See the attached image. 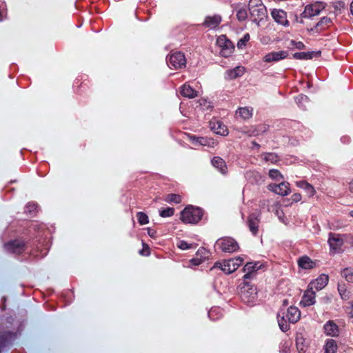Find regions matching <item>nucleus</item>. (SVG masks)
Segmentation results:
<instances>
[{
	"instance_id": "obj_1",
	"label": "nucleus",
	"mask_w": 353,
	"mask_h": 353,
	"mask_svg": "<svg viewBox=\"0 0 353 353\" xmlns=\"http://www.w3.org/2000/svg\"><path fill=\"white\" fill-rule=\"evenodd\" d=\"M248 9L252 21L261 26L267 18V10L261 0H250Z\"/></svg>"
},
{
	"instance_id": "obj_2",
	"label": "nucleus",
	"mask_w": 353,
	"mask_h": 353,
	"mask_svg": "<svg viewBox=\"0 0 353 353\" xmlns=\"http://www.w3.org/2000/svg\"><path fill=\"white\" fill-rule=\"evenodd\" d=\"M301 313L297 307L290 306L285 315L284 313L281 316L280 314L278 316V322L280 328L283 331H285L288 329V321L290 323H294L300 319Z\"/></svg>"
},
{
	"instance_id": "obj_3",
	"label": "nucleus",
	"mask_w": 353,
	"mask_h": 353,
	"mask_svg": "<svg viewBox=\"0 0 353 353\" xmlns=\"http://www.w3.org/2000/svg\"><path fill=\"white\" fill-rule=\"evenodd\" d=\"M202 217L201 210L192 205L187 206L181 212V220L185 223H198Z\"/></svg>"
},
{
	"instance_id": "obj_4",
	"label": "nucleus",
	"mask_w": 353,
	"mask_h": 353,
	"mask_svg": "<svg viewBox=\"0 0 353 353\" xmlns=\"http://www.w3.org/2000/svg\"><path fill=\"white\" fill-rule=\"evenodd\" d=\"M243 259L237 257L235 259L225 261L223 263H216L214 268H220L225 273L230 274L234 272L243 262Z\"/></svg>"
},
{
	"instance_id": "obj_5",
	"label": "nucleus",
	"mask_w": 353,
	"mask_h": 353,
	"mask_svg": "<svg viewBox=\"0 0 353 353\" xmlns=\"http://www.w3.org/2000/svg\"><path fill=\"white\" fill-rule=\"evenodd\" d=\"M325 8V4L323 2L317 1L312 4L307 5L301 14V23H304V18H308L312 16H315L319 14L321 10H324Z\"/></svg>"
},
{
	"instance_id": "obj_6",
	"label": "nucleus",
	"mask_w": 353,
	"mask_h": 353,
	"mask_svg": "<svg viewBox=\"0 0 353 353\" xmlns=\"http://www.w3.org/2000/svg\"><path fill=\"white\" fill-rule=\"evenodd\" d=\"M216 43L220 48L221 55L224 57L230 56L234 50V46L232 43L224 35L218 37Z\"/></svg>"
},
{
	"instance_id": "obj_7",
	"label": "nucleus",
	"mask_w": 353,
	"mask_h": 353,
	"mask_svg": "<svg viewBox=\"0 0 353 353\" xmlns=\"http://www.w3.org/2000/svg\"><path fill=\"white\" fill-rule=\"evenodd\" d=\"M241 294L245 301L250 302L255 298L257 290L254 285L245 283L241 288Z\"/></svg>"
},
{
	"instance_id": "obj_8",
	"label": "nucleus",
	"mask_w": 353,
	"mask_h": 353,
	"mask_svg": "<svg viewBox=\"0 0 353 353\" xmlns=\"http://www.w3.org/2000/svg\"><path fill=\"white\" fill-rule=\"evenodd\" d=\"M169 63L176 69L185 67L186 64L185 55L179 52H172L169 57Z\"/></svg>"
},
{
	"instance_id": "obj_9",
	"label": "nucleus",
	"mask_w": 353,
	"mask_h": 353,
	"mask_svg": "<svg viewBox=\"0 0 353 353\" xmlns=\"http://www.w3.org/2000/svg\"><path fill=\"white\" fill-rule=\"evenodd\" d=\"M332 25V20L330 18L325 17H323L318 23L312 26L309 25L307 27L308 31L312 33H317L325 30Z\"/></svg>"
},
{
	"instance_id": "obj_10",
	"label": "nucleus",
	"mask_w": 353,
	"mask_h": 353,
	"mask_svg": "<svg viewBox=\"0 0 353 353\" xmlns=\"http://www.w3.org/2000/svg\"><path fill=\"white\" fill-rule=\"evenodd\" d=\"M268 189L270 191L274 192L281 196H286L290 193L289 183L286 182H282L279 184L271 183L268 186Z\"/></svg>"
},
{
	"instance_id": "obj_11",
	"label": "nucleus",
	"mask_w": 353,
	"mask_h": 353,
	"mask_svg": "<svg viewBox=\"0 0 353 353\" xmlns=\"http://www.w3.org/2000/svg\"><path fill=\"white\" fill-rule=\"evenodd\" d=\"M271 16L276 23L284 26L289 25V21L287 19V13L284 10L276 8L273 9L271 11Z\"/></svg>"
},
{
	"instance_id": "obj_12",
	"label": "nucleus",
	"mask_w": 353,
	"mask_h": 353,
	"mask_svg": "<svg viewBox=\"0 0 353 353\" xmlns=\"http://www.w3.org/2000/svg\"><path fill=\"white\" fill-rule=\"evenodd\" d=\"M315 292L308 286V289L304 292L300 304L304 307L312 305L315 303Z\"/></svg>"
},
{
	"instance_id": "obj_13",
	"label": "nucleus",
	"mask_w": 353,
	"mask_h": 353,
	"mask_svg": "<svg viewBox=\"0 0 353 353\" xmlns=\"http://www.w3.org/2000/svg\"><path fill=\"white\" fill-rule=\"evenodd\" d=\"M329 277L326 274L320 275L316 279L313 280L309 284V287L312 290L316 289V290H321L323 289L327 284Z\"/></svg>"
},
{
	"instance_id": "obj_14",
	"label": "nucleus",
	"mask_w": 353,
	"mask_h": 353,
	"mask_svg": "<svg viewBox=\"0 0 353 353\" xmlns=\"http://www.w3.org/2000/svg\"><path fill=\"white\" fill-rule=\"evenodd\" d=\"M287 56L288 53L285 51L273 52L266 54L263 57V61L265 63L276 62L286 58Z\"/></svg>"
},
{
	"instance_id": "obj_15",
	"label": "nucleus",
	"mask_w": 353,
	"mask_h": 353,
	"mask_svg": "<svg viewBox=\"0 0 353 353\" xmlns=\"http://www.w3.org/2000/svg\"><path fill=\"white\" fill-rule=\"evenodd\" d=\"M298 265L303 270H311L316 266V261L307 256H303L297 261Z\"/></svg>"
},
{
	"instance_id": "obj_16",
	"label": "nucleus",
	"mask_w": 353,
	"mask_h": 353,
	"mask_svg": "<svg viewBox=\"0 0 353 353\" xmlns=\"http://www.w3.org/2000/svg\"><path fill=\"white\" fill-rule=\"evenodd\" d=\"M211 130L217 134L226 136L228 134L227 127L223 125L221 121H214L210 123Z\"/></svg>"
},
{
	"instance_id": "obj_17",
	"label": "nucleus",
	"mask_w": 353,
	"mask_h": 353,
	"mask_svg": "<svg viewBox=\"0 0 353 353\" xmlns=\"http://www.w3.org/2000/svg\"><path fill=\"white\" fill-rule=\"evenodd\" d=\"M328 243L331 249L336 250H339L343 244V239L336 234H330L328 239Z\"/></svg>"
},
{
	"instance_id": "obj_18",
	"label": "nucleus",
	"mask_w": 353,
	"mask_h": 353,
	"mask_svg": "<svg viewBox=\"0 0 353 353\" xmlns=\"http://www.w3.org/2000/svg\"><path fill=\"white\" fill-rule=\"evenodd\" d=\"M323 328H324L325 333L328 336H336L339 335V326L333 321H328L324 325Z\"/></svg>"
},
{
	"instance_id": "obj_19",
	"label": "nucleus",
	"mask_w": 353,
	"mask_h": 353,
	"mask_svg": "<svg viewBox=\"0 0 353 353\" xmlns=\"http://www.w3.org/2000/svg\"><path fill=\"white\" fill-rule=\"evenodd\" d=\"M221 248L223 251L232 252L238 250L239 245L233 239H225L221 243Z\"/></svg>"
},
{
	"instance_id": "obj_20",
	"label": "nucleus",
	"mask_w": 353,
	"mask_h": 353,
	"mask_svg": "<svg viewBox=\"0 0 353 353\" xmlns=\"http://www.w3.org/2000/svg\"><path fill=\"white\" fill-rule=\"evenodd\" d=\"M235 116L244 120L249 119L252 116V108L249 107L239 108L236 110Z\"/></svg>"
},
{
	"instance_id": "obj_21",
	"label": "nucleus",
	"mask_w": 353,
	"mask_h": 353,
	"mask_svg": "<svg viewBox=\"0 0 353 353\" xmlns=\"http://www.w3.org/2000/svg\"><path fill=\"white\" fill-rule=\"evenodd\" d=\"M198 258L192 259L190 263L194 265H198L202 262V259H206L208 258V252L203 248L198 250L196 252Z\"/></svg>"
},
{
	"instance_id": "obj_22",
	"label": "nucleus",
	"mask_w": 353,
	"mask_h": 353,
	"mask_svg": "<svg viewBox=\"0 0 353 353\" xmlns=\"http://www.w3.org/2000/svg\"><path fill=\"white\" fill-rule=\"evenodd\" d=\"M181 94L185 97H188L190 99L195 98L198 96V92L192 89L188 85H184L181 87Z\"/></svg>"
},
{
	"instance_id": "obj_23",
	"label": "nucleus",
	"mask_w": 353,
	"mask_h": 353,
	"mask_svg": "<svg viewBox=\"0 0 353 353\" xmlns=\"http://www.w3.org/2000/svg\"><path fill=\"white\" fill-rule=\"evenodd\" d=\"M212 165L218 169L222 174L227 172V166L224 161L219 157H214L212 161Z\"/></svg>"
},
{
	"instance_id": "obj_24",
	"label": "nucleus",
	"mask_w": 353,
	"mask_h": 353,
	"mask_svg": "<svg viewBox=\"0 0 353 353\" xmlns=\"http://www.w3.org/2000/svg\"><path fill=\"white\" fill-rule=\"evenodd\" d=\"M321 52H299L294 54V58L296 59H312L314 57H319Z\"/></svg>"
},
{
	"instance_id": "obj_25",
	"label": "nucleus",
	"mask_w": 353,
	"mask_h": 353,
	"mask_svg": "<svg viewBox=\"0 0 353 353\" xmlns=\"http://www.w3.org/2000/svg\"><path fill=\"white\" fill-rule=\"evenodd\" d=\"M324 353H336L338 345L336 342L333 339H328L324 345Z\"/></svg>"
},
{
	"instance_id": "obj_26",
	"label": "nucleus",
	"mask_w": 353,
	"mask_h": 353,
	"mask_svg": "<svg viewBox=\"0 0 353 353\" xmlns=\"http://www.w3.org/2000/svg\"><path fill=\"white\" fill-rule=\"evenodd\" d=\"M221 17L219 16H212L206 17L204 24L209 28H213L216 27L221 23Z\"/></svg>"
},
{
	"instance_id": "obj_27",
	"label": "nucleus",
	"mask_w": 353,
	"mask_h": 353,
	"mask_svg": "<svg viewBox=\"0 0 353 353\" xmlns=\"http://www.w3.org/2000/svg\"><path fill=\"white\" fill-rule=\"evenodd\" d=\"M296 185L301 188L305 190L310 196H313L316 193L314 188L312 185L305 181L296 182Z\"/></svg>"
},
{
	"instance_id": "obj_28",
	"label": "nucleus",
	"mask_w": 353,
	"mask_h": 353,
	"mask_svg": "<svg viewBox=\"0 0 353 353\" xmlns=\"http://www.w3.org/2000/svg\"><path fill=\"white\" fill-rule=\"evenodd\" d=\"M338 291L343 300H348L350 299V292L344 283L339 284Z\"/></svg>"
},
{
	"instance_id": "obj_29",
	"label": "nucleus",
	"mask_w": 353,
	"mask_h": 353,
	"mask_svg": "<svg viewBox=\"0 0 353 353\" xmlns=\"http://www.w3.org/2000/svg\"><path fill=\"white\" fill-rule=\"evenodd\" d=\"M245 72V68L241 66H237L235 68L229 70L228 74L230 79H234L242 76Z\"/></svg>"
},
{
	"instance_id": "obj_30",
	"label": "nucleus",
	"mask_w": 353,
	"mask_h": 353,
	"mask_svg": "<svg viewBox=\"0 0 353 353\" xmlns=\"http://www.w3.org/2000/svg\"><path fill=\"white\" fill-rule=\"evenodd\" d=\"M296 347L297 350L300 353H303L305 351V348L307 347V343L305 339L303 336L302 334H298L296 336Z\"/></svg>"
},
{
	"instance_id": "obj_31",
	"label": "nucleus",
	"mask_w": 353,
	"mask_h": 353,
	"mask_svg": "<svg viewBox=\"0 0 353 353\" xmlns=\"http://www.w3.org/2000/svg\"><path fill=\"white\" fill-rule=\"evenodd\" d=\"M341 276L345 279L346 281L353 283V269L345 268L341 272Z\"/></svg>"
},
{
	"instance_id": "obj_32",
	"label": "nucleus",
	"mask_w": 353,
	"mask_h": 353,
	"mask_svg": "<svg viewBox=\"0 0 353 353\" xmlns=\"http://www.w3.org/2000/svg\"><path fill=\"white\" fill-rule=\"evenodd\" d=\"M259 267H257V263H248L245 264V265L243 268V271L246 272L245 277L248 278L249 274L255 271L256 270L259 269Z\"/></svg>"
},
{
	"instance_id": "obj_33",
	"label": "nucleus",
	"mask_w": 353,
	"mask_h": 353,
	"mask_svg": "<svg viewBox=\"0 0 353 353\" xmlns=\"http://www.w3.org/2000/svg\"><path fill=\"white\" fill-rule=\"evenodd\" d=\"M236 17L239 21H245L248 17V12L245 8H239L236 12Z\"/></svg>"
},
{
	"instance_id": "obj_34",
	"label": "nucleus",
	"mask_w": 353,
	"mask_h": 353,
	"mask_svg": "<svg viewBox=\"0 0 353 353\" xmlns=\"http://www.w3.org/2000/svg\"><path fill=\"white\" fill-rule=\"evenodd\" d=\"M250 40V34H246L244 37L241 39L237 43V48L239 49H243L246 46V43Z\"/></svg>"
},
{
	"instance_id": "obj_35",
	"label": "nucleus",
	"mask_w": 353,
	"mask_h": 353,
	"mask_svg": "<svg viewBox=\"0 0 353 353\" xmlns=\"http://www.w3.org/2000/svg\"><path fill=\"white\" fill-rule=\"evenodd\" d=\"M165 201L168 202L179 203L181 201V198L179 195L177 194H168L165 198Z\"/></svg>"
},
{
	"instance_id": "obj_36",
	"label": "nucleus",
	"mask_w": 353,
	"mask_h": 353,
	"mask_svg": "<svg viewBox=\"0 0 353 353\" xmlns=\"http://www.w3.org/2000/svg\"><path fill=\"white\" fill-rule=\"evenodd\" d=\"M174 214V210L172 208H168L161 211L160 216L161 217H170Z\"/></svg>"
},
{
	"instance_id": "obj_37",
	"label": "nucleus",
	"mask_w": 353,
	"mask_h": 353,
	"mask_svg": "<svg viewBox=\"0 0 353 353\" xmlns=\"http://www.w3.org/2000/svg\"><path fill=\"white\" fill-rule=\"evenodd\" d=\"M137 218H138L139 222L141 225H145V224H147L148 223V217L143 212H139L137 214Z\"/></svg>"
},
{
	"instance_id": "obj_38",
	"label": "nucleus",
	"mask_w": 353,
	"mask_h": 353,
	"mask_svg": "<svg viewBox=\"0 0 353 353\" xmlns=\"http://www.w3.org/2000/svg\"><path fill=\"white\" fill-rule=\"evenodd\" d=\"M269 176L273 179L278 180L279 179L283 178L282 175L280 174V172L276 170H271L269 172Z\"/></svg>"
},
{
	"instance_id": "obj_39",
	"label": "nucleus",
	"mask_w": 353,
	"mask_h": 353,
	"mask_svg": "<svg viewBox=\"0 0 353 353\" xmlns=\"http://www.w3.org/2000/svg\"><path fill=\"white\" fill-rule=\"evenodd\" d=\"M177 247L182 250H185L190 248L191 245L188 244V243H186L185 241H180L177 244Z\"/></svg>"
},
{
	"instance_id": "obj_40",
	"label": "nucleus",
	"mask_w": 353,
	"mask_h": 353,
	"mask_svg": "<svg viewBox=\"0 0 353 353\" xmlns=\"http://www.w3.org/2000/svg\"><path fill=\"white\" fill-rule=\"evenodd\" d=\"M11 246H12V250L14 252H19V248L21 246V243L19 241L13 242L10 244Z\"/></svg>"
},
{
	"instance_id": "obj_41",
	"label": "nucleus",
	"mask_w": 353,
	"mask_h": 353,
	"mask_svg": "<svg viewBox=\"0 0 353 353\" xmlns=\"http://www.w3.org/2000/svg\"><path fill=\"white\" fill-rule=\"evenodd\" d=\"M291 199L292 201L299 202L301 199V195L299 193H295L292 196Z\"/></svg>"
},
{
	"instance_id": "obj_42",
	"label": "nucleus",
	"mask_w": 353,
	"mask_h": 353,
	"mask_svg": "<svg viewBox=\"0 0 353 353\" xmlns=\"http://www.w3.org/2000/svg\"><path fill=\"white\" fill-rule=\"evenodd\" d=\"M141 254L144 256H148L149 254L148 247L144 245L143 250L141 252Z\"/></svg>"
},
{
	"instance_id": "obj_43",
	"label": "nucleus",
	"mask_w": 353,
	"mask_h": 353,
	"mask_svg": "<svg viewBox=\"0 0 353 353\" xmlns=\"http://www.w3.org/2000/svg\"><path fill=\"white\" fill-rule=\"evenodd\" d=\"M250 230L254 234L257 231V226L253 223H250Z\"/></svg>"
},
{
	"instance_id": "obj_44",
	"label": "nucleus",
	"mask_w": 353,
	"mask_h": 353,
	"mask_svg": "<svg viewBox=\"0 0 353 353\" xmlns=\"http://www.w3.org/2000/svg\"><path fill=\"white\" fill-rule=\"evenodd\" d=\"M274 158V156L272 154H266L265 156V157H264L265 160L267 161H273Z\"/></svg>"
},
{
	"instance_id": "obj_45",
	"label": "nucleus",
	"mask_w": 353,
	"mask_h": 353,
	"mask_svg": "<svg viewBox=\"0 0 353 353\" xmlns=\"http://www.w3.org/2000/svg\"><path fill=\"white\" fill-rule=\"evenodd\" d=\"M349 190L351 192L353 193V180L351 181V183H350V187H349Z\"/></svg>"
},
{
	"instance_id": "obj_46",
	"label": "nucleus",
	"mask_w": 353,
	"mask_h": 353,
	"mask_svg": "<svg viewBox=\"0 0 353 353\" xmlns=\"http://www.w3.org/2000/svg\"><path fill=\"white\" fill-rule=\"evenodd\" d=\"M289 305V301L287 299H285L283 301V306H288Z\"/></svg>"
},
{
	"instance_id": "obj_47",
	"label": "nucleus",
	"mask_w": 353,
	"mask_h": 353,
	"mask_svg": "<svg viewBox=\"0 0 353 353\" xmlns=\"http://www.w3.org/2000/svg\"><path fill=\"white\" fill-rule=\"evenodd\" d=\"M303 47V45L301 43H299L296 46V48L299 49H301Z\"/></svg>"
},
{
	"instance_id": "obj_48",
	"label": "nucleus",
	"mask_w": 353,
	"mask_h": 353,
	"mask_svg": "<svg viewBox=\"0 0 353 353\" xmlns=\"http://www.w3.org/2000/svg\"><path fill=\"white\" fill-rule=\"evenodd\" d=\"M350 10H351L352 14H353V1L352 2V3L350 5Z\"/></svg>"
},
{
	"instance_id": "obj_49",
	"label": "nucleus",
	"mask_w": 353,
	"mask_h": 353,
	"mask_svg": "<svg viewBox=\"0 0 353 353\" xmlns=\"http://www.w3.org/2000/svg\"><path fill=\"white\" fill-rule=\"evenodd\" d=\"M253 146H254V148H259V144H257V143H253Z\"/></svg>"
},
{
	"instance_id": "obj_50",
	"label": "nucleus",
	"mask_w": 353,
	"mask_h": 353,
	"mask_svg": "<svg viewBox=\"0 0 353 353\" xmlns=\"http://www.w3.org/2000/svg\"><path fill=\"white\" fill-rule=\"evenodd\" d=\"M350 216H351L352 217H353V211H351V212H350Z\"/></svg>"
},
{
	"instance_id": "obj_51",
	"label": "nucleus",
	"mask_w": 353,
	"mask_h": 353,
	"mask_svg": "<svg viewBox=\"0 0 353 353\" xmlns=\"http://www.w3.org/2000/svg\"><path fill=\"white\" fill-rule=\"evenodd\" d=\"M148 232H149V235H152V232H150V231H149Z\"/></svg>"
},
{
	"instance_id": "obj_52",
	"label": "nucleus",
	"mask_w": 353,
	"mask_h": 353,
	"mask_svg": "<svg viewBox=\"0 0 353 353\" xmlns=\"http://www.w3.org/2000/svg\"><path fill=\"white\" fill-rule=\"evenodd\" d=\"M148 232H149V235H152V232H150V231H149Z\"/></svg>"
},
{
	"instance_id": "obj_53",
	"label": "nucleus",
	"mask_w": 353,
	"mask_h": 353,
	"mask_svg": "<svg viewBox=\"0 0 353 353\" xmlns=\"http://www.w3.org/2000/svg\"><path fill=\"white\" fill-rule=\"evenodd\" d=\"M350 303H351V305H352V308H353V301H352V302H351Z\"/></svg>"
}]
</instances>
